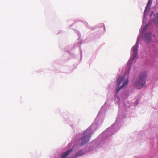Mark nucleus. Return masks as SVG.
<instances>
[{
  "label": "nucleus",
  "instance_id": "nucleus-1",
  "mask_svg": "<svg viewBox=\"0 0 158 158\" xmlns=\"http://www.w3.org/2000/svg\"><path fill=\"white\" fill-rule=\"evenodd\" d=\"M131 69V64L128 63L126 69V73L124 76L118 77L117 80V85L119 87L120 84L123 83L122 85L117 89V93H118L122 88L127 86L128 83V74Z\"/></svg>",
  "mask_w": 158,
  "mask_h": 158
},
{
  "label": "nucleus",
  "instance_id": "nucleus-2",
  "mask_svg": "<svg viewBox=\"0 0 158 158\" xmlns=\"http://www.w3.org/2000/svg\"><path fill=\"white\" fill-rule=\"evenodd\" d=\"M146 74L145 72H142L139 75V78L136 80L134 83V86L138 89L142 88L146 83Z\"/></svg>",
  "mask_w": 158,
  "mask_h": 158
},
{
  "label": "nucleus",
  "instance_id": "nucleus-3",
  "mask_svg": "<svg viewBox=\"0 0 158 158\" xmlns=\"http://www.w3.org/2000/svg\"><path fill=\"white\" fill-rule=\"evenodd\" d=\"M91 134L89 129H87L84 131L81 139V145H83L88 142L90 138Z\"/></svg>",
  "mask_w": 158,
  "mask_h": 158
},
{
  "label": "nucleus",
  "instance_id": "nucleus-4",
  "mask_svg": "<svg viewBox=\"0 0 158 158\" xmlns=\"http://www.w3.org/2000/svg\"><path fill=\"white\" fill-rule=\"evenodd\" d=\"M139 43L137 40L134 46L132 48V50L133 52L132 54L133 59H134L136 57L138 51V48L139 47Z\"/></svg>",
  "mask_w": 158,
  "mask_h": 158
},
{
  "label": "nucleus",
  "instance_id": "nucleus-5",
  "mask_svg": "<svg viewBox=\"0 0 158 158\" xmlns=\"http://www.w3.org/2000/svg\"><path fill=\"white\" fill-rule=\"evenodd\" d=\"M143 39L146 43H149L152 40V35L150 32H148L146 33L143 37Z\"/></svg>",
  "mask_w": 158,
  "mask_h": 158
},
{
  "label": "nucleus",
  "instance_id": "nucleus-6",
  "mask_svg": "<svg viewBox=\"0 0 158 158\" xmlns=\"http://www.w3.org/2000/svg\"><path fill=\"white\" fill-rule=\"evenodd\" d=\"M154 16L155 19L153 20V22L156 24L158 23V12L155 14L154 15Z\"/></svg>",
  "mask_w": 158,
  "mask_h": 158
},
{
  "label": "nucleus",
  "instance_id": "nucleus-7",
  "mask_svg": "<svg viewBox=\"0 0 158 158\" xmlns=\"http://www.w3.org/2000/svg\"><path fill=\"white\" fill-rule=\"evenodd\" d=\"M84 154L83 152L81 150H80L78 152H77L76 153L75 156L74 157V158L78 157L79 156H81L83 155Z\"/></svg>",
  "mask_w": 158,
  "mask_h": 158
},
{
  "label": "nucleus",
  "instance_id": "nucleus-8",
  "mask_svg": "<svg viewBox=\"0 0 158 158\" xmlns=\"http://www.w3.org/2000/svg\"><path fill=\"white\" fill-rule=\"evenodd\" d=\"M152 1H153V0H149L148 1V2L147 3V6H146V8H145V11H144V13H145V12L146 11V10L147 9L148 7V6L149 5V6H150L151 5V4H152Z\"/></svg>",
  "mask_w": 158,
  "mask_h": 158
}]
</instances>
